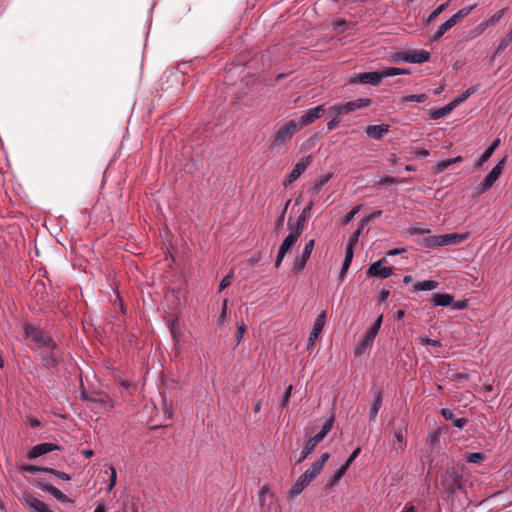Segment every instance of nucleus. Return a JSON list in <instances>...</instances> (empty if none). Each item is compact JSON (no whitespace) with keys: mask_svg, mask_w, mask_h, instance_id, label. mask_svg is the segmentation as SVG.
<instances>
[{"mask_svg":"<svg viewBox=\"0 0 512 512\" xmlns=\"http://www.w3.org/2000/svg\"><path fill=\"white\" fill-rule=\"evenodd\" d=\"M313 205L314 202L311 200L308 203V205L303 209L302 213L299 215L295 225L292 226L290 225V223H288L289 229H295L297 232H300L302 234L305 223L310 217V212L312 210Z\"/></svg>","mask_w":512,"mask_h":512,"instance_id":"nucleus-17","label":"nucleus"},{"mask_svg":"<svg viewBox=\"0 0 512 512\" xmlns=\"http://www.w3.org/2000/svg\"><path fill=\"white\" fill-rule=\"evenodd\" d=\"M117 480V472L114 467H110V479L107 491L110 492L116 485Z\"/></svg>","mask_w":512,"mask_h":512,"instance_id":"nucleus-49","label":"nucleus"},{"mask_svg":"<svg viewBox=\"0 0 512 512\" xmlns=\"http://www.w3.org/2000/svg\"><path fill=\"white\" fill-rule=\"evenodd\" d=\"M352 259H353V251H351V247H346V255H345V259L342 264L340 277H343V275L346 273V271L348 270V268L352 262Z\"/></svg>","mask_w":512,"mask_h":512,"instance_id":"nucleus-37","label":"nucleus"},{"mask_svg":"<svg viewBox=\"0 0 512 512\" xmlns=\"http://www.w3.org/2000/svg\"><path fill=\"white\" fill-rule=\"evenodd\" d=\"M422 342L424 344H426V345H430V346H433V347H440L441 346V343L438 340H434V339H430V338H425V339H423Z\"/></svg>","mask_w":512,"mask_h":512,"instance_id":"nucleus-60","label":"nucleus"},{"mask_svg":"<svg viewBox=\"0 0 512 512\" xmlns=\"http://www.w3.org/2000/svg\"><path fill=\"white\" fill-rule=\"evenodd\" d=\"M381 82L379 71L355 73L349 78V83L370 84L373 86Z\"/></svg>","mask_w":512,"mask_h":512,"instance_id":"nucleus-7","label":"nucleus"},{"mask_svg":"<svg viewBox=\"0 0 512 512\" xmlns=\"http://www.w3.org/2000/svg\"><path fill=\"white\" fill-rule=\"evenodd\" d=\"M389 131V125L387 124H379V125H369L365 128V133L368 137L376 140L382 139Z\"/></svg>","mask_w":512,"mask_h":512,"instance_id":"nucleus-18","label":"nucleus"},{"mask_svg":"<svg viewBox=\"0 0 512 512\" xmlns=\"http://www.w3.org/2000/svg\"><path fill=\"white\" fill-rule=\"evenodd\" d=\"M361 450H353L350 457L329 477L327 486H335L346 473L351 463L358 457Z\"/></svg>","mask_w":512,"mask_h":512,"instance_id":"nucleus-6","label":"nucleus"},{"mask_svg":"<svg viewBox=\"0 0 512 512\" xmlns=\"http://www.w3.org/2000/svg\"><path fill=\"white\" fill-rule=\"evenodd\" d=\"M22 503L33 512H53L45 502L39 500L32 494H25Z\"/></svg>","mask_w":512,"mask_h":512,"instance_id":"nucleus-11","label":"nucleus"},{"mask_svg":"<svg viewBox=\"0 0 512 512\" xmlns=\"http://www.w3.org/2000/svg\"><path fill=\"white\" fill-rule=\"evenodd\" d=\"M453 109H454V106L450 102L447 105H445L444 107L434 110L431 113V118L432 119H440V118L448 115Z\"/></svg>","mask_w":512,"mask_h":512,"instance_id":"nucleus-34","label":"nucleus"},{"mask_svg":"<svg viewBox=\"0 0 512 512\" xmlns=\"http://www.w3.org/2000/svg\"><path fill=\"white\" fill-rule=\"evenodd\" d=\"M314 245H315V240L314 239L309 240L305 244V247H304L302 252L307 253V254H309L311 256V253L313 251Z\"/></svg>","mask_w":512,"mask_h":512,"instance_id":"nucleus-59","label":"nucleus"},{"mask_svg":"<svg viewBox=\"0 0 512 512\" xmlns=\"http://www.w3.org/2000/svg\"><path fill=\"white\" fill-rule=\"evenodd\" d=\"M292 230L293 231L285 237V239L283 240L282 244L279 247L281 255H286L289 252V250L294 246V244L297 242L298 238L301 235V233L297 232L295 229Z\"/></svg>","mask_w":512,"mask_h":512,"instance_id":"nucleus-21","label":"nucleus"},{"mask_svg":"<svg viewBox=\"0 0 512 512\" xmlns=\"http://www.w3.org/2000/svg\"><path fill=\"white\" fill-rule=\"evenodd\" d=\"M340 123V119L336 116H333V118L327 123V130L332 131L334 130Z\"/></svg>","mask_w":512,"mask_h":512,"instance_id":"nucleus-57","label":"nucleus"},{"mask_svg":"<svg viewBox=\"0 0 512 512\" xmlns=\"http://www.w3.org/2000/svg\"><path fill=\"white\" fill-rule=\"evenodd\" d=\"M311 162H312V155H308L305 158L301 159L294 166L292 171L289 173L286 181L284 182V185L287 186L288 184L297 180L302 175V173L306 170V168L310 165Z\"/></svg>","mask_w":512,"mask_h":512,"instance_id":"nucleus-12","label":"nucleus"},{"mask_svg":"<svg viewBox=\"0 0 512 512\" xmlns=\"http://www.w3.org/2000/svg\"><path fill=\"white\" fill-rule=\"evenodd\" d=\"M386 259L382 258L373 264L370 265V267L367 270V275L369 277H381V278H388L393 273L392 267H383L382 263L385 262Z\"/></svg>","mask_w":512,"mask_h":512,"instance_id":"nucleus-13","label":"nucleus"},{"mask_svg":"<svg viewBox=\"0 0 512 512\" xmlns=\"http://www.w3.org/2000/svg\"><path fill=\"white\" fill-rule=\"evenodd\" d=\"M379 74H380L381 80H382L386 77L409 74V70L402 69V68H396V67H389V68H385V69L379 71Z\"/></svg>","mask_w":512,"mask_h":512,"instance_id":"nucleus-29","label":"nucleus"},{"mask_svg":"<svg viewBox=\"0 0 512 512\" xmlns=\"http://www.w3.org/2000/svg\"><path fill=\"white\" fill-rule=\"evenodd\" d=\"M233 279H234L233 272H230L226 276H224L219 285V292L223 291L225 288L230 286L233 282Z\"/></svg>","mask_w":512,"mask_h":512,"instance_id":"nucleus-46","label":"nucleus"},{"mask_svg":"<svg viewBox=\"0 0 512 512\" xmlns=\"http://www.w3.org/2000/svg\"><path fill=\"white\" fill-rule=\"evenodd\" d=\"M41 489L45 492H48L55 499H57L59 502H61L63 504H73L74 503V501L72 499H70L66 494H64L62 491H60L58 488H56L52 484H43L41 486Z\"/></svg>","mask_w":512,"mask_h":512,"instance_id":"nucleus-19","label":"nucleus"},{"mask_svg":"<svg viewBox=\"0 0 512 512\" xmlns=\"http://www.w3.org/2000/svg\"><path fill=\"white\" fill-rule=\"evenodd\" d=\"M371 220V217H364L360 223H359V227L358 229H360V231L362 232V230L364 229V227L368 224V222Z\"/></svg>","mask_w":512,"mask_h":512,"instance_id":"nucleus-62","label":"nucleus"},{"mask_svg":"<svg viewBox=\"0 0 512 512\" xmlns=\"http://www.w3.org/2000/svg\"><path fill=\"white\" fill-rule=\"evenodd\" d=\"M326 321V311H322L315 319L312 331L308 339V349L312 348L321 334Z\"/></svg>","mask_w":512,"mask_h":512,"instance_id":"nucleus-9","label":"nucleus"},{"mask_svg":"<svg viewBox=\"0 0 512 512\" xmlns=\"http://www.w3.org/2000/svg\"><path fill=\"white\" fill-rule=\"evenodd\" d=\"M505 159H502L499 161L492 170L486 175L484 180L476 187V194L481 195L485 193L487 190H489L494 183L497 181V179L500 177L503 171Z\"/></svg>","mask_w":512,"mask_h":512,"instance_id":"nucleus-5","label":"nucleus"},{"mask_svg":"<svg viewBox=\"0 0 512 512\" xmlns=\"http://www.w3.org/2000/svg\"><path fill=\"white\" fill-rule=\"evenodd\" d=\"M361 234V231L360 229H357L353 234L352 236L350 237L349 241H348V244H347V247H351V251H353L354 249V246L358 243V240H359V236Z\"/></svg>","mask_w":512,"mask_h":512,"instance_id":"nucleus-51","label":"nucleus"},{"mask_svg":"<svg viewBox=\"0 0 512 512\" xmlns=\"http://www.w3.org/2000/svg\"><path fill=\"white\" fill-rule=\"evenodd\" d=\"M476 92V88L475 87H470L468 88L465 92H463L461 95H459L458 97H456L455 99H453L451 101V104L455 107H457L458 105H460L461 103H463L464 101H466L472 94H474Z\"/></svg>","mask_w":512,"mask_h":512,"instance_id":"nucleus-35","label":"nucleus"},{"mask_svg":"<svg viewBox=\"0 0 512 512\" xmlns=\"http://www.w3.org/2000/svg\"><path fill=\"white\" fill-rule=\"evenodd\" d=\"M22 470L25 472L31 473V474H35L36 472L40 471L41 468H39L35 465H32V464H24L22 466Z\"/></svg>","mask_w":512,"mask_h":512,"instance_id":"nucleus-55","label":"nucleus"},{"mask_svg":"<svg viewBox=\"0 0 512 512\" xmlns=\"http://www.w3.org/2000/svg\"><path fill=\"white\" fill-rule=\"evenodd\" d=\"M310 255L307 253L302 252L301 255L297 256L295 258L294 264H293V272L298 273L302 271L305 268V265L307 261L309 260Z\"/></svg>","mask_w":512,"mask_h":512,"instance_id":"nucleus-30","label":"nucleus"},{"mask_svg":"<svg viewBox=\"0 0 512 512\" xmlns=\"http://www.w3.org/2000/svg\"><path fill=\"white\" fill-rule=\"evenodd\" d=\"M325 113L324 105H319L314 108L307 110L300 118L297 123L298 126L304 127L319 119Z\"/></svg>","mask_w":512,"mask_h":512,"instance_id":"nucleus-8","label":"nucleus"},{"mask_svg":"<svg viewBox=\"0 0 512 512\" xmlns=\"http://www.w3.org/2000/svg\"><path fill=\"white\" fill-rule=\"evenodd\" d=\"M500 143V140L499 139H496L484 152L483 154L479 157V159L476 161L475 163V167L479 168L481 167L486 161H488V159L492 156V154L494 153L495 149L498 147Z\"/></svg>","mask_w":512,"mask_h":512,"instance_id":"nucleus-24","label":"nucleus"},{"mask_svg":"<svg viewBox=\"0 0 512 512\" xmlns=\"http://www.w3.org/2000/svg\"><path fill=\"white\" fill-rule=\"evenodd\" d=\"M453 296L450 295V294H447V293H443V294H440V293H434L432 294L431 296V303L434 305V306H442V307H446V306H449L453 303Z\"/></svg>","mask_w":512,"mask_h":512,"instance_id":"nucleus-23","label":"nucleus"},{"mask_svg":"<svg viewBox=\"0 0 512 512\" xmlns=\"http://www.w3.org/2000/svg\"><path fill=\"white\" fill-rule=\"evenodd\" d=\"M440 240H441V235L430 236V237L424 239V245L426 247H440V246H442Z\"/></svg>","mask_w":512,"mask_h":512,"instance_id":"nucleus-42","label":"nucleus"},{"mask_svg":"<svg viewBox=\"0 0 512 512\" xmlns=\"http://www.w3.org/2000/svg\"><path fill=\"white\" fill-rule=\"evenodd\" d=\"M334 419L331 417L325 421L320 431L317 432L310 440L308 441L305 448H313L316 446L324 437L331 431L333 427Z\"/></svg>","mask_w":512,"mask_h":512,"instance_id":"nucleus-15","label":"nucleus"},{"mask_svg":"<svg viewBox=\"0 0 512 512\" xmlns=\"http://www.w3.org/2000/svg\"><path fill=\"white\" fill-rule=\"evenodd\" d=\"M50 451L51 450H29L27 457L31 460L36 459V458L40 457L41 455L46 454Z\"/></svg>","mask_w":512,"mask_h":512,"instance_id":"nucleus-53","label":"nucleus"},{"mask_svg":"<svg viewBox=\"0 0 512 512\" xmlns=\"http://www.w3.org/2000/svg\"><path fill=\"white\" fill-rule=\"evenodd\" d=\"M297 128L298 124L295 120H290L279 127L275 133L271 147L276 148L286 144L293 137Z\"/></svg>","mask_w":512,"mask_h":512,"instance_id":"nucleus-3","label":"nucleus"},{"mask_svg":"<svg viewBox=\"0 0 512 512\" xmlns=\"http://www.w3.org/2000/svg\"><path fill=\"white\" fill-rule=\"evenodd\" d=\"M310 483L311 482L306 479V476L303 474L300 475L295 483L290 487L288 491L289 497L294 498L298 496Z\"/></svg>","mask_w":512,"mask_h":512,"instance_id":"nucleus-22","label":"nucleus"},{"mask_svg":"<svg viewBox=\"0 0 512 512\" xmlns=\"http://www.w3.org/2000/svg\"><path fill=\"white\" fill-rule=\"evenodd\" d=\"M361 207H362L361 205H357L349 213H347L345 216H343L341 218V224L347 225L350 221H352L354 216L360 211Z\"/></svg>","mask_w":512,"mask_h":512,"instance_id":"nucleus-43","label":"nucleus"},{"mask_svg":"<svg viewBox=\"0 0 512 512\" xmlns=\"http://www.w3.org/2000/svg\"><path fill=\"white\" fill-rule=\"evenodd\" d=\"M329 459V454L324 453L321 455L320 459L315 461L310 468H308L303 475L306 476L310 482H312L322 471L324 464Z\"/></svg>","mask_w":512,"mask_h":512,"instance_id":"nucleus-14","label":"nucleus"},{"mask_svg":"<svg viewBox=\"0 0 512 512\" xmlns=\"http://www.w3.org/2000/svg\"><path fill=\"white\" fill-rule=\"evenodd\" d=\"M469 237V232L465 233H448L441 235L442 246L455 245L463 242Z\"/></svg>","mask_w":512,"mask_h":512,"instance_id":"nucleus-20","label":"nucleus"},{"mask_svg":"<svg viewBox=\"0 0 512 512\" xmlns=\"http://www.w3.org/2000/svg\"><path fill=\"white\" fill-rule=\"evenodd\" d=\"M245 331H246L245 324L243 322L238 324V326H237V339H238V342L241 341L242 337L245 334Z\"/></svg>","mask_w":512,"mask_h":512,"instance_id":"nucleus-58","label":"nucleus"},{"mask_svg":"<svg viewBox=\"0 0 512 512\" xmlns=\"http://www.w3.org/2000/svg\"><path fill=\"white\" fill-rule=\"evenodd\" d=\"M292 389H293V386H292V385H289V386L285 389V392H284V395H283V399H282V404H281V406H282V407L287 406V404H288V402H289V399H290V397H291Z\"/></svg>","mask_w":512,"mask_h":512,"instance_id":"nucleus-52","label":"nucleus"},{"mask_svg":"<svg viewBox=\"0 0 512 512\" xmlns=\"http://www.w3.org/2000/svg\"><path fill=\"white\" fill-rule=\"evenodd\" d=\"M426 100H427V95L424 93L418 94V95L404 96L402 99L403 102H419V103L425 102Z\"/></svg>","mask_w":512,"mask_h":512,"instance_id":"nucleus-44","label":"nucleus"},{"mask_svg":"<svg viewBox=\"0 0 512 512\" xmlns=\"http://www.w3.org/2000/svg\"><path fill=\"white\" fill-rule=\"evenodd\" d=\"M371 220V217H364L360 223H359V227L358 229H360V231L362 232V230L364 229V227L368 224V222Z\"/></svg>","mask_w":512,"mask_h":512,"instance_id":"nucleus-63","label":"nucleus"},{"mask_svg":"<svg viewBox=\"0 0 512 512\" xmlns=\"http://www.w3.org/2000/svg\"><path fill=\"white\" fill-rule=\"evenodd\" d=\"M32 448L43 449V448H60V447L58 445L52 444V443H41V444H37V445L33 446Z\"/></svg>","mask_w":512,"mask_h":512,"instance_id":"nucleus-61","label":"nucleus"},{"mask_svg":"<svg viewBox=\"0 0 512 512\" xmlns=\"http://www.w3.org/2000/svg\"><path fill=\"white\" fill-rule=\"evenodd\" d=\"M289 204H290V200H288L286 202V204L284 205L281 213L279 214V216L277 217V219L275 221V226H276L277 229H280L283 226L285 214H286V211H287V208H288Z\"/></svg>","mask_w":512,"mask_h":512,"instance_id":"nucleus-47","label":"nucleus"},{"mask_svg":"<svg viewBox=\"0 0 512 512\" xmlns=\"http://www.w3.org/2000/svg\"><path fill=\"white\" fill-rule=\"evenodd\" d=\"M389 294L390 292L388 290L383 289L379 294V301L384 302L388 298Z\"/></svg>","mask_w":512,"mask_h":512,"instance_id":"nucleus-64","label":"nucleus"},{"mask_svg":"<svg viewBox=\"0 0 512 512\" xmlns=\"http://www.w3.org/2000/svg\"><path fill=\"white\" fill-rule=\"evenodd\" d=\"M267 497L269 498H273V494L270 493L269 491V486L268 485H264L259 493H258V498H259V502L262 506H264L266 504V500H267Z\"/></svg>","mask_w":512,"mask_h":512,"instance_id":"nucleus-38","label":"nucleus"},{"mask_svg":"<svg viewBox=\"0 0 512 512\" xmlns=\"http://www.w3.org/2000/svg\"><path fill=\"white\" fill-rule=\"evenodd\" d=\"M45 471L50 473V474H53L57 478L62 479L64 481H70L71 480L70 475L65 473V472L58 471V470H55V469H52V468H48Z\"/></svg>","mask_w":512,"mask_h":512,"instance_id":"nucleus-48","label":"nucleus"},{"mask_svg":"<svg viewBox=\"0 0 512 512\" xmlns=\"http://www.w3.org/2000/svg\"><path fill=\"white\" fill-rule=\"evenodd\" d=\"M382 320H383V315L381 314L378 316V318L376 319V321L374 322L372 327L367 332V334L370 335V338H375L377 336L379 329L381 327V324H382Z\"/></svg>","mask_w":512,"mask_h":512,"instance_id":"nucleus-40","label":"nucleus"},{"mask_svg":"<svg viewBox=\"0 0 512 512\" xmlns=\"http://www.w3.org/2000/svg\"><path fill=\"white\" fill-rule=\"evenodd\" d=\"M451 305H453V309L455 310H463L468 306V300L453 301Z\"/></svg>","mask_w":512,"mask_h":512,"instance_id":"nucleus-56","label":"nucleus"},{"mask_svg":"<svg viewBox=\"0 0 512 512\" xmlns=\"http://www.w3.org/2000/svg\"><path fill=\"white\" fill-rule=\"evenodd\" d=\"M24 332L27 338H30L43 350L55 346V342L48 334L32 324H26L24 326Z\"/></svg>","mask_w":512,"mask_h":512,"instance_id":"nucleus-2","label":"nucleus"},{"mask_svg":"<svg viewBox=\"0 0 512 512\" xmlns=\"http://www.w3.org/2000/svg\"><path fill=\"white\" fill-rule=\"evenodd\" d=\"M375 338H370V335L367 333L361 340V342L356 346L355 348V354L361 355L363 354L367 349L371 348Z\"/></svg>","mask_w":512,"mask_h":512,"instance_id":"nucleus-28","label":"nucleus"},{"mask_svg":"<svg viewBox=\"0 0 512 512\" xmlns=\"http://www.w3.org/2000/svg\"><path fill=\"white\" fill-rule=\"evenodd\" d=\"M449 5V0L439 5L428 17L427 24L433 22Z\"/></svg>","mask_w":512,"mask_h":512,"instance_id":"nucleus-39","label":"nucleus"},{"mask_svg":"<svg viewBox=\"0 0 512 512\" xmlns=\"http://www.w3.org/2000/svg\"><path fill=\"white\" fill-rule=\"evenodd\" d=\"M331 179V174L321 175L314 183L311 191L315 194L319 193L324 185H326Z\"/></svg>","mask_w":512,"mask_h":512,"instance_id":"nucleus-33","label":"nucleus"},{"mask_svg":"<svg viewBox=\"0 0 512 512\" xmlns=\"http://www.w3.org/2000/svg\"><path fill=\"white\" fill-rule=\"evenodd\" d=\"M381 405H382V392L381 391H377L375 393V396H374V401H373V404L370 408V412H369V416H370V419H374L380 408H381Z\"/></svg>","mask_w":512,"mask_h":512,"instance_id":"nucleus-31","label":"nucleus"},{"mask_svg":"<svg viewBox=\"0 0 512 512\" xmlns=\"http://www.w3.org/2000/svg\"><path fill=\"white\" fill-rule=\"evenodd\" d=\"M506 10H507V8H503V9L499 10L498 12H496L495 14H493L486 21H483L482 23H480L477 26V28H475L472 31L473 35L478 36V35L482 34L488 27L494 26L503 17Z\"/></svg>","mask_w":512,"mask_h":512,"instance_id":"nucleus-16","label":"nucleus"},{"mask_svg":"<svg viewBox=\"0 0 512 512\" xmlns=\"http://www.w3.org/2000/svg\"><path fill=\"white\" fill-rule=\"evenodd\" d=\"M430 58V53L425 50L420 51H401L396 52L393 55V60L397 63L408 62V63H424Z\"/></svg>","mask_w":512,"mask_h":512,"instance_id":"nucleus-4","label":"nucleus"},{"mask_svg":"<svg viewBox=\"0 0 512 512\" xmlns=\"http://www.w3.org/2000/svg\"><path fill=\"white\" fill-rule=\"evenodd\" d=\"M60 360V352L55 345L53 348H46L42 351V364L47 369L58 366Z\"/></svg>","mask_w":512,"mask_h":512,"instance_id":"nucleus-10","label":"nucleus"},{"mask_svg":"<svg viewBox=\"0 0 512 512\" xmlns=\"http://www.w3.org/2000/svg\"><path fill=\"white\" fill-rule=\"evenodd\" d=\"M461 161H462V157L461 156H457L455 158H451V159H447V160H442V161L437 163V165L435 167V173L436 174L442 173L450 165H452L454 163H459Z\"/></svg>","mask_w":512,"mask_h":512,"instance_id":"nucleus-32","label":"nucleus"},{"mask_svg":"<svg viewBox=\"0 0 512 512\" xmlns=\"http://www.w3.org/2000/svg\"><path fill=\"white\" fill-rule=\"evenodd\" d=\"M457 23L455 20L451 17L446 22L442 23L439 27L436 33L433 36L434 41H438L448 30H450L454 25Z\"/></svg>","mask_w":512,"mask_h":512,"instance_id":"nucleus-26","label":"nucleus"},{"mask_svg":"<svg viewBox=\"0 0 512 512\" xmlns=\"http://www.w3.org/2000/svg\"><path fill=\"white\" fill-rule=\"evenodd\" d=\"M26 425L30 428H42L41 420L35 416L29 415L26 417Z\"/></svg>","mask_w":512,"mask_h":512,"instance_id":"nucleus-45","label":"nucleus"},{"mask_svg":"<svg viewBox=\"0 0 512 512\" xmlns=\"http://www.w3.org/2000/svg\"><path fill=\"white\" fill-rule=\"evenodd\" d=\"M226 316H227V299H225L223 301V305H222V310H221V313L218 317V323L221 324L225 321L226 319Z\"/></svg>","mask_w":512,"mask_h":512,"instance_id":"nucleus-54","label":"nucleus"},{"mask_svg":"<svg viewBox=\"0 0 512 512\" xmlns=\"http://www.w3.org/2000/svg\"><path fill=\"white\" fill-rule=\"evenodd\" d=\"M441 414L445 420L453 421V425L457 428H463L468 422L466 418H454L453 412L448 408H443Z\"/></svg>","mask_w":512,"mask_h":512,"instance_id":"nucleus-25","label":"nucleus"},{"mask_svg":"<svg viewBox=\"0 0 512 512\" xmlns=\"http://www.w3.org/2000/svg\"><path fill=\"white\" fill-rule=\"evenodd\" d=\"M511 42H512V29L508 32V34L505 37H503L500 40L496 52L499 53V52L505 50Z\"/></svg>","mask_w":512,"mask_h":512,"instance_id":"nucleus-41","label":"nucleus"},{"mask_svg":"<svg viewBox=\"0 0 512 512\" xmlns=\"http://www.w3.org/2000/svg\"><path fill=\"white\" fill-rule=\"evenodd\" d=\"M485 459V455L483 453H471L467 456V460L470 463H480Z\"/></svg>","mask_w":512,"mask_h":512,"instance_id":"nucleus-50","label":"nucleus"},{"mask_svg":"<svg viewBox=\"0 0 512 512\" xmlns=\"http://www.w3.org/2000/svg\"><path fill=\"white\" fill-rule=\"evenodd\" d=\"M476 4L464 7L460 9L457 13H455L452 18L455 20L456 23L460 22L463 18L468 16L472 10L476 8Z\"/></svg>","mask_w":512,"mask_h":512,"instance_id":"nucleus-36","label":"nucleus"},{"mask_svg":"<svg viewBox=\"0 0 512 512\" xmlns=\"http://www.w3.org/2000/svg\"><path fill=\"white\" fill-rule=\"evenodd\" d=\"M438 286H439V283L435 280H425V281L417 282L414 285L413 290L414 291H430V290H434V289L438 288Z\"/></svg>","mask_w":512,"mask_h":512,"instance_id":"nucleus-27","label":"nucleus"},{"mask_svg":"<svg viewBox=\"0 0 512 512\" xmlns=\"http://www.w3.org/2000/svg\"><path fill=\"white\" fill-rule=\"evenodd\" d=\"M371 103L372 100L370 98H359L345 103H336L329 108V114L339 118L358 109L368 107Z\"/></svg>","mask_w":512,"mask_h":512,"instance_id":"nucleus-1","label":"nucleus"}]
</instances>
